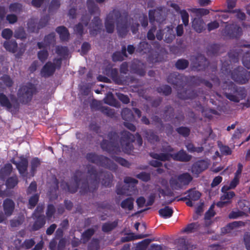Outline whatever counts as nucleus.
Returning a JSON list of instances; mask_svg holds the SVG:
<instances>
[{"instance_id": "2f4dec72", "label": "nucleus", "mask_w": 250, "mask_h": 250, "mask_svg": "<svg viewBox=\"0 0 250 250\" xmlns=\"http://www.w3.org/2000/svg\"><path fill=\"white\" fill-rule=\"evenodd\" d=\"M118 224V220L104 223L102 226V230L105 233L110 232L117 227Z\"/></svg>"}, {"instance_id": "e2e57ef3", "label": "nucleus", "mask_w": 250, "mask_h": 250, "mask_svg": "<svg viewBox=\"0 0 250 250\" xmlns=\"http://www.w3.org/2000/svg\"><path fill=\"white\" fill-rule=\"evenodd\" d=\"M49 54L46 49H43L42 50H40L38 52V58L39 60L42 62H44L48 58Z\"/></svg>"}, {"instance_id": "49530a36", "label": "nucleus", "mask_w": 250, "mask_h": 250, "mask_svg": "<svg viewBox=\"0 0 250 250\" xmlns=\"http://www.w3.org/2000/svg\"><path fill=\"white\" fill-rule=\"evenodd\" d=\"M169 185L173 190H180L183 188V186L179 181L178 177L177 179L171 178L169 180Z\"/></svg>"}, {"instance_id": "a878e982", "label": "nucleus", "mask_w": 250, "mask_h": 250, "mask_svg": "<svg viewBox=\"0 0 250 250\" xmlns=\"http://www.w3.org/2000/svg\"><path fill=\"white\" fill-rule=\"evenodd\" d=\"M13 170V167L10 163L6 164L0 169V180L4 181L10 175Z\"/></svg>"}, {"instance_id": "423d86ee", "label": "nucleus", "mask_w": 250, "mask_h": 250, "mask_svg": "<svg viewBox=\"0 0 250 250\" xmlns=\"http://www.w3.org/2000/svg\"><path fill=\"white\" fill-rule=\"evenodd\" d=\"M62 58H55L53 60L54 62L50 61L47 62L42 67L41 70V74L42 77L48 78L52 76L55 73L56 69H60L62 63Z\"/></svg>"}, {"instance_id": "8fccbe9b", "label": "nucleus", "mask_w": 250, "mask_h": 250, "mask_svg": "<svg viewBox=\"0 0 250 250\" xmlns=\"http://www.w3.org/2000/svg\"><path fill=\"white\" fill-rule=\"evenodd\" d=\"M99 155H98L95 152L87 153L85 156L86 160L91 163L96 164L97 165Z\"/></svg>"}, {"instance_id": "4be33fe9", "label": "nucleus", "mask_w": 250, "mask_h": 250, "mask_svg": "<svg viewBox=\"0 0 250 250\" xmlns=\"http://www.w3.org/2000/svg\"><path fill=\"white\" fill-rule=\"evenodd\" d=\"M197 62L192 66L193 70L197 71L204 70L208 67V62L204 56L199 57L196 59Z\"/></svg>"}, {"instance_id": "bf43d9fd", "label": "nucleus", "mask_w": 250, "mask_h": 250, "mask_svg": "<svg viewBox=\"0 0 250 250\" xmlns=\"http://www.w3.org/2000/svg\"><path fill=\"white\" fill-rule=\"evenodd\" d=\"M0 80L8 88L11 87L13 85L14 82L9 75H4L2 76Z\"/></svg>"}, {"instance_id": "9b49d317", "label": "nucleus", "mask_w": 250, "mask_h": 250, "mask_svg": "<svg viewBox=\"0 0 250 250\" xmlns=\"http://www.w3.org/2000/svg\"><path fill=\"white\" fill-rule=\"evenodd\" d=\"M128 15L125 14L123 16L121 15V17L118 19L116 23V28L119 36L124 38L128 32Z\"/></svg>"}, {"instance_id": "79ce46f5", "label": "nucleus", "mask_w": 250, "mask_h": 250, "mask_svg": "<svg viewBox=\"0 0 250 250\" xmlns=\"http://www.w3.org/2000/svg\"><path fill=\"white\" fill-rule=\"evenodd\" d=\"M189 65V62L188 60L184 59H178L175 62V67L178 70H184L186 69Z\"/></svg>"}, {"instance_id": "7c9ffc66", "label": "nucleus", "mask_w": 250, "mask_h": 250, "mask_svg": "<svg viewBox=\"0 0 250 250\" xmlns=\"http://www.w3.org/2000/svg\"><path fill=\"white\" fill-rule=\"evenodd\" d=\"M151 46L146 41L141 42L138 45L137 52L145 54L150 53L151 51Z\"/></svg>"}, {"instance_id": "a211bd4d", "label": "nucleus", "mask_w": 250, "mask_h": 250, "mask_svg": "<svg viewBox=\"0 0 250 250\" xmlns=\"http://www.w3.org/2000/svg\"><path fill=\"white\" fill-rule=\"evenodd\" d=\"M97 165L109 169L116 168V166L112 161L103 155H99Z\"/></svg>"}, {"instance_id": "0e129e2a", "label": "nucleus", "mask_w": 250, "mask_h": 250, "mask_svg": "<svg viewBox=\"0 0 250 250\" xmlns=\"http://www.w3.org/2000/svg\"><path fill=\"white\" fill-rule=\"evenodd\" d=\"M91 49L90 44L86 42L83 43L81 48L80 54L82 56H84L87 54L88 51Z\"/></svg>"}, {"instance_id": "864d4df0", "label": "nucleus", "mask_w": 250, "mask_h": 250, "mask_svg": "<svg viewBox=\"0 0 250 250\" xmlns=\"http://www.w3.org/2000/svg\"><path fill=\"white\" fill-rule=\"evenodd\" d=\"M9 9L11 12L20 13L22 11V5L19 2L12 3L9 6Z\"/></svg>"}, {"instance_id": "4c0bfd02", "label": "nucleus", "mask_w": 250, "mask_h": 250, "mask_svg": "<svg viewBox=\"0 0 250 250\" xmlns=\"http://www.w3.org/2000/svg\"><path fill=\"white\" fill-rule=\"evenodd\" d=\"M18 178L16 175H15L7 178L5 182V185L8 189H13L18 185Z\"/></svg>"}, {"instance_id": "2eb2a0df", "label": "nucleus", "mask_w": 250, "mask_h": 250, "mask_svg": "<svg viewBox=\"0 0 250 250\" xmlns=\"http://www.w3.org/2000/svg\"><path fill=\"white\" fill-rule=\"evenodd\" d=\"M163 10L161 7H157L155 9L149 10L148 11V18L150 23L153 24L155 21L161 22L165 20L163 15Z\"/></svg>"}, {"instance_id": "bb28decb", "label": "nucleus", "mask_w": 250, "mask_h": 250, "mask_svg": "<svg viewBox=\"0 0 250 250\" xmlns=\"http://www.w3.org/2000/svg\"><path fill=\"white\" fill-rule=\"evenodd\" d=\"M56 31L59 34L60 38L62 41H66L69 40L70 34L68 30L64 26H58L56 29Z\"/></svg>"}, {"instance_id": "cd10ccee", "label": "nucleus", "mask_w": 250, "mask_h": 250, "mask_svg": "<svg viewBox=\"0 0 250 250\" xmlns=\"http://www.w3.org/2000/svg\"><path fill=\"white\" fill-rule=\"evenodd\" d=\"M4 48L8 52L15 53L18 50V43L15 40L5 41L3 43Z\"/></svg>"}, {"instance_id": "1a4fd4ad", "label": "nucleus", "mask_w": 250, "mask_h": 250, "mask_svg": "<svg viewBox=\"0 0 250 250\" xmlns=\"http://www.w3.org/2000/svg\"><path fill=\"white\" fill-rule=\"evenodd\" d=\"M222 34L229 39H238L242 34V29L236 24H229L225 26Z\"/></svg>"}, {"instance_id": "a18cd8bd", "label": "nucleus", "mask_w": 250, "mask_h": 250, "mask_svg": "<svg viewBox=\"0 0 250 250\" xmlns=\"http://www.w3.org/2000/svg\"><path fill=\"white\" fill-rule=\"evenodd\" d=\"M99 110L107 117L113 118L115 116V112L114 109H112L107 106H102Z\"/></svg>"}, {"instance_id": "f257e3e1", "label": "nucleus", "mask_w": 250, "mask_h": 250, "mask_svg": "<svg viewBox=\"0 0 250 250\" xmlns=\"http://www.w3.org/2000/svg\"><path fill=\"white\" fill-rule=\"evenodd\" d=\"M87 173L89 175L88 180H83L84 173L80 170H76L72 177L74 183L69 184L64 182L61 184V187L63 189L66 188L69 192L74 193L77 191L80 182L82 181L80 190L81 194H85L88 192H95L98 188L100 180L103 186L105 187H111L113 178L111 172L107 171L98 172L94 166H89Z\"/></svg>"}, {"instance_id": "b1692460", "label": "nucleus", "mask_w": 250, "mask_h": 250, "mask_svg": "<svg viewBox=\"0 0 250 250\" xmlns=\"http://www.w3.org/2000/svg\"><path fill=\"white\" fill-rule=\"evenodd\" d=\"M192 27L196 32L200 33L205 30V23L201 17L195 18L192 21Z\"/></svg>"}, {"instance_id": "09e8293b", "label": "nucleus", "mask_w": 250, "mask_h": 250, "mask_svg": "<svg viewBox=\"0 0 250 250\" xmlns=\"http://www.w3.org/2000/svg\"><path fill=\"white\" fill-rule=\"evenodd\" d=\"M39 199V194L38 193L32 195L29 199L28 208L33 209L37 205Z\"/></svg>"}, {"instance_id": "69168bd1", "label": "nucleus", "mask_w": 250, "mask_h": 250, "mask_svg": "<svg viewBox=\"0 0 250 250\" xmlns=\"http://www.w3.org/2000/svg\"><path fill=\"white\" fill-rule=\"evenodd\" d=\"M56 212V208L53 204H49L46 211V217L48 219H51Z\"/></svg>"}, {"instance_id": "0eeeda50", "label": "nucleus", "mask_w": 250, "mask_h": 250, "mask_svg": "<svg viewBox=\"0 0 250 250\" xmlns=\"http://www.w3.org/2000/svg\"><path fill=\"white\" fill-rule=\"evenodd\" d=\"M231 78L236 83L243 84L249 80L248 72L242 66H238L231 71Z\"/></svg>"}, {"instance_id": "f8f14e48", "label": "nucleus", "mask_w": 250, "mask_h": 250, "mask_svg": "<svg viewBox=\"0 0 250 250\" xmlns=\"http://www.w3.org/2000/svg\"><path fill=\"white\" fill-rule=\"evenodd\" d=\"M209 165L208 159H200L195 162L191 167V172L193 175L198 176L204 171L206 170Z\"/></svg>"}, {"instance_id": "a19ab883", "label": "nucleus", "mask_w": 250, "mask_h": 250, "mask_svg": "<svg viewBox=\"0 0 250 250\" xmlns=\"http://www.w3.org/2000/svg\"><path fill=\"white\" fill-rule=\"evenodd\" d=\"M41 161L38 157H34L32 159L30 162L31 169L30 172L32 176H34L37 171V168L41 165Z\"/></svg>"}, {"instance_id": "052dcab7", "label": "nucleus", "mask_w": 250, "mask_h": 250, "mask_svg": "<svg viewBox=\"0 0 250 250\" xmlns=\"http://www.w3.org/2000/svg\"><path fill=\"white\" fill-rule=\"evenodd\" d=\"M60 0H52L49 6V12H52L56 11L60 8Z\"/></svg>"}, {"instance_id": "7ed1b4c3", "label": "nucleus", "mask_w": 250, "mask_h": 250, "mask_svg": "<svg viewBox=\"0 0 250 250\" xmlns=\"http://www.w3.org/2000/svg\"><path fill=\"white\" fill-rule=\"evenodd\" d=\"M149 156L154 159H157L162 162L169 161L171 159L176 161L188 162L191 160V155L188 154L186 151L182 149L175 153H157L151 152Z\"/></svg>"}, {"instance_id": "393cba45", "label": "nucleus", "mask_w": 250, "mask_h": 250, "mask_svg": "<svg viewBox=\"0 0 250 250\" xmlns=\"http://www.w3.org/2000/svg\"><path fill=\"white\" fill-rule=\"evenodd\" d=\"M174 109L170 105H166L163 111V118L165 121H169L174 116Z\"/></svg>"}, {"instance_id": "338daca9", "label": "nucleus", "mask_w": 250, "mask_h": 250, "mask_svg": "<svg viewBox=\"0 0 250 250\" xmlns=\"http://www.w3.org/2000/svg\"><path fill=\"white\" fill-rule=\"evenodd\" d=\"M230 61L233 62H238L239 53L235 50H230L228 53Z\"/></svg>"}, {"instance_id": "f704fd0d", "label": "nucleus", "mask_w": 250, "mask_h": 250, "mask_svg": "<svg viewBox=\"0 0 250 250\" xmlns=\"http://www.w3.org/2000/svg\"><path fill=\"white\" fill-rule=\"evenodd\" d=\"M159 215L164 218H170L172 216L173 210L169 206H166L159 210Z\"/></svg>"}, {"instance_id": "ea45409f", "label": "nucleus", "mask_w": 250, "mask_h": 250, "mask_svg": "<svg viewBox=\"0 0 250 250\" xmlns=\"http://www.w3.org/2000/svg\"><path fill=\"white\" fill-rule=\"evenodd\" d=\"M95 230L92 228L86 229L82 234V239L83 243L87 242L94 235Z\"/></svg>"}, {"instance_id": "c85d7f7f", "label": "nucleus", "mask_w": 250, "mask_h": 250, "mask_svg": "<svg viewBox=\"0 0 250 250\" xmlns=\"http://www.w3.org/2000/svg\"><path fill=\"white\" fill-rule=\"evenodd\" d=\"M164 31H165V42L168 43H171L175 37L172 27L170 26H167L164 29Z\"/></svg>"}, {"instance_id": "ddd939ff", "label": "nucleus", "mask_w": 250, "mask_h": 250, "mask_svg": "<svg viewBox=\"0 0 250 250\" xmlns=\"http://www.w3.org/2000/svg\"><path fill=\"white\" fill-rule=\"evenodd\" d=\"M20 161L17 162L14 158H12L10 161L15 165L18 169L19 173L22 175H24L27 171L28 166V161L27 158L24 155L19 157Z\"/></svg>"}, {"instance_id": "72a5a7b5", "label": "nucleus", "mask_w": 250, "mask_h": 250, "mask_svg": "<svg viewBox=\"0 0 250 250\" xmlns=\"http://www.w3.org/2000/svg\"><path fill=\"white\" fill-rule=\"evenodd\" d=\"M148 236V234H138L134 235L133 233H130L129 234L128 236L122 237L121 239V242L122 243L129 242L135 239L144 238L147 237Z\"/></svg>"}, {"instance_id": "dca6fc26", "label": "nucleus", "mask_w": 250, "mask_h": 250, "mask_svg": "<svg viewBox=\"0 0 250 250\" xmlns=\"http://www.w3.org/2000/svg\"><path fill=\"white\" fill-rule=\"evenodd\" d=\"M183 87L177 88V97L181 100L194 99L198 94L194 90L183 89Z\"/></svg>"}, {"instance_id": "6e6552de", "label": "nucleus", "mask_w": 250, "mask_h": 250, "mask_svg": "<svg viewBox=\"0 0 250 250\" xmlns=\"http://www.w3.org/2000/svg\"><path fill=\"white\" fill-rule=\"evenodd\" d=\"M121 17V12L116 9H113L107 15L104 22L106 31L109 34L113 33L115 29V20L117 22L118 19Z\"/></svg>"}, {"instance_id": "6e6d98bb", "label": "nucleus", "mask_w": 250, "mask_h": 250, "mask_svg": "<svg viewBox=\"0 0 250 250\" xmlns=\"http://www.w3.org/2000/svg\"><path fill=\"white\" fill-rule=\"evenodd\" d=\"M86 4L88 10L91 14H94L99 9L93 0H87Z\"/></svg>"}, {"instance_id": "5fc2aeb1", "label": "nucleus", "mask_w": 250, "mask_h": 250, "mask_svg": "<svg viewBox=\"0 0 250 250\" xmlns=\"http://www.w3.org/2000/svg\"><path fill=\"white\" fill-rule=\"evenodd\" d=\"M43 41L45 46H50L52 43H54L55 42V33L52 32L44 37Z\"/></svg>"}, {"instance_id": "4468645a", "label": "nucleus", "mask_w": 250, "mask_h": 250, "mask_svg": "<svg viewBox=\"0 0 250 250\" xmlns=\"http://www.w3.org/2000/svg\"><path fill=\"white\" fill-rule=\"evenodd\" d=\"M183 76L179 73L174 72L170 73L167 77V81L168 83L174 85L175 89L183 87Z\"/></svg>"}, {"instance_id": "603ef678", "label": "nucleus", "mask_w": 250, "mask_h": 250, "mask_svg": "<svg viewBox=\"0 0 250 250\" xmlns=\"http://www.w3.org/2000/svg\"><path fill=\"white\" fill-rule=\"evenodd\" d=\"M199 227V224L198 223H191L188 224L187 227L184 229L183 232L187 233H191L197 230Z\"/></svg>"}, {"instance_id": "20e7f679", "label": "nucleus", "mask_w": 250, "mask_h": 250, "mask_svg": "<svg viewBox=\"0 0 250 250\" xmlns=\"http://www.w3.org/2000/svg\"><path fill=\"white\" fill-rule=\"evenodd\" d=\"M120 135V143L123 151L126 153L129 154L133 150L132 143L135 141V139L139 146L143 144V139L138 133H137L135 136L129 131L124 130L121 132Z\"/></svg>"}, {"instance_id": "f3484780", "label": "nucleus", "mask_w": 250, "mask_h": 250, "mask_svg": "<svg viewBox=\"0 0 250 250\" xmlns=\"http://www.w3.org/2000/svg\"><path fill=\"white\" fill-rule=\"evenodd\" d=\"M130 72L141 77L146 75V71L144 64L139 61H133L130 66Z\"/></svg>"}, {"instance_id": "de8ad7c7", "label": "nucleus", "mask_w": 250, "mask_h": 250, "mask_svg": "<svg viewBox=\"0 0 250 250\" xmlns=\"http://www.w3.org/2000/svg\"><path fill=\"white\" fill-rule=\"evenodd\" d=\"M146 137L147 140L151 143H154L159 141V138L152 131L149 130L146 132Z\"/></svg>"}, {"instance_id": "39448f33", "label": "nucleus", "mask_w": 250, "mask_h": 250, "mask_svg": "<svg viewBox=\"0 0 250 250\" xmlns=\"http://www.w3.org/2000/svg\"><path fill=\"white\" fill-rule=\"evenodd\" d=\"M38 91L36 86L31 82H28L20 87L17 92V100L22 104L30 103L34 95Z\"/></svg>"}, {"instance_id": "aec40b11", "label": "nucleus", "mask_w": 250, "mask_h": 250, "mask_svg": "<svg viewBox=\"0 0 250 250\" xmlns=\"http://www.w3.org/2000/svg\"><path fill=\"white\" fill-rule=\"evenodd\" d=\"M35 221L32 226V229L37 231L42 228L46 223V218L44 215H37L32 216Z\"/></svg>"}, {"instance_id": "58836bf2", "label": "nucleus", "mask_w": 250, "mask_h": 250, "mask_svg": "<svg viewBox=\"0 0 250 250\" xmlns=\"http://www.w3.org/2000/svg\"><path fill=\"white\" fill-rule=\"evenodd\" d=\"M220 48L219 44L214 43L208 45L207 47V53L208 56H215L217 55Z\"/></svg>"}, {"instance_id": "5701e85b", "label": "nucleus", "mask_w": 250, "mask_h": 250, "mask_svg": "<svg viewBox=\"0 0 250 250\" xmlns=\"http://www.w3.org/2000/svg\"><path fill=\"white\" fill-rule=\"evenodd\" d=\"M102 26V21L100 18L98 16L94 17L92 20L91 26L92 29L90 30V34L97 35L98 33L100 32Z\"/></svg>"}, {"instance_id": "774afa93", "label": "nucleus", "mask_w": 250, "mask_h": 250, "mask_svg": "<svg viewBox=\"0 0 250 250\" xmlns=\"http://www.w3.org/2000/svg\"><path fill=\"white\" fill-rule=\"evenodd\" d=\"M181 19L185 26H187L189 22V15L186 10H182L180 11Z\"/></svg>"}, {"instance_id": "37998d69", "label": "nucleus", "mask_w": 250, "mask_h": 250, "mask_svg": "<svg viewBox=\"0 0 250 250\" xmlns=\"http://www.w3.org/2000/svg\"><path fill=\"white\" fill-rule=\"evenodd\" d=\"M68 49L67 46L58 45L56 47V53L62 58H65L68 55Z\"/></svg>"}, {"instance_id": "473e14b6", "label": "nucleus", "mask_w": 250, "mask_h": 250, "mask_svg": "<svg viewBox=\"0 0 250 250\" xmlns=\"http://www.w3.org/2000/svg\"><path fill=\"white\" fill-rule=\"evenodd\" d=\"M134 199L132 197H128L123 200L120 204L121 208L129 211L132 210L134 208Z\"/></svg>"}, {"instance_id": "3c124183", "label": "nucleus", "mask_w": 250, "mask_h": 250, "mask_svg": "<svg viewBox=\"0 0 250 250\" xmlns=\"http://www.w3.org/2000/svg\"><path fill=\"white\" fill-rule=\"evenodd\" d=\"M187 192H188V198L194 201L198 200L201 197V194L197 190L189 189Z\"/></svg>"}, {"instance_id": "4d7b16f0", "label": "nucleus", "mask_w": 250, "mask_h": 250, "mask_svg": "<svg viewBox=\"0 0 250 250\" xmlns=\"http://www.w3.org/2000/svg\"><path fill=\"white\" fill-rule=\"evenodd\" d=\"M177 133L184 137H188L190 132V129L186 126H180L176 129Z\"/></svg>"}, {"instance_id": "e433bc0d", "label": "nucleus", "mask_w": 250, "mask_h": 250, "mask_svg": "<svg viewBox=\"0 0 250 250\" xmlns=\"http://www.w3.org/2000/svg\"><path fill=\"white\" fill-rule=\"evenodd\" d=\"M123 119L125 121H131L134 119V115L132 111L128 108H124L121 112Z\"/></svg>"}, {"instance_id": "680f3d73", "label": "nucleus", "mask_w": 250, "mask_h": 250, "mask_svg": "<svg viewBox=\"0 0 250 250\" xmlns=\"http://www.w3.org/2000/svg\"><path fill=\"white\" fill-rule=\"evenodd\" d=\"M95 205L97 207L98 209L109 210L111 208V204L106 201L96 202Z\"/></svg>"}, {"instance_id": "c756f323", "label": "nucleus", "mask_w": 250, "mask_h": 250, "mask_svg": "<svg viewBox=\"0 0 250 250\" xmlns=\"http://www.w3.org/2000/svg\"><path fill=\"white\" fill-rule=\"evenodd\" d=\"M177 177L183 187L188 185L193 180V177L188 172H184L179 175Z\"/></svg>"}, {"instance_id": "6ab92c4d", "label": "nucleus", "mask_w": 250, "mask_h": 250, "mask_svg": "<svg viewBox=\"0 0 250 250\" xmlns=\"http://www.w3.org/2000/svg\"><path fill=\"white\" fill-rule=\"evenodd\" d=\"M48 17L47 16H44L42 17L38 23L37 27L34 23H28V26L29 30L32 32H38L39 30L44 27H45L48 22Z\"/></svg>"}, {"instance_id": "f03ea898", "label": "nucleus", "mask_w": 250, "mask_h": 250, "mask_svg": "<svg viewBox=\"0 0 250 250\" xmlns=\"http://www.w3.org/2000/svg\"><path fill=\"white\" fill-rule=\"evenodd\" d=\"M107 137L109 139V141L104 139L101 143L102 149L111 154L112 158L117 163L125 167H129L131 164L128 161L123 158L115 155V154H119L121 152L118 143L119 138L118 134L116 132L110 131L108 132Z\"/></svg>"}, {"instance_id": "13d9d810", "label": "nucleus", "mask_w": 250, "mask_h": 250, "mask_svg": "<svg viewBox=\"0 0 250 250\" xmlns=\"http://www.w3.org/2000/svg\"><path fill=\"white\" fill-rule=\"evenodd\" d=\"M235 196V193L234 191L226 192L223 193L220 197L221 200H225L226 201H229V204L231 203V199Z\"/></svg>"}, {"instance_id": "9d476101", "label": "nucleus", "mask_w": 250, "mask_h": 250, "mask_svg": "<svg viewBox=\"0 0 250 250\" xmlns=\"http://www.w3.org/2000/svg\"><path fill=\"white\" fill-rule=\"evenodd\" d=\"M10 98L12 102L15 103L14 104H12L8 97L3 93H0V106L6 108L8 111L13 108L16 111H18L20 108V104L18 102L17 98L14 95H10Z\"/></svg>"}, {"instance_id": "c03bdc74", "label": "nucleus", "mask_w": 250, "mask_h": 250, "mask_svg": "<svg viewBox=\"0 0 250 250\" xmlns=\"http://www.w3.org/2000/svg\"><path fill=\"white\" fill-rule=\"evenodd\" d=\"M105 104L115 107L118 106V102L112 93L108 94L104 99Z\"/></svg>"}, {"instance_id": "412c9836", "label": "nucleus", "mask_w": 250, "mask_h": 250, "mask_svg": "<svg viewBox=\"0 0 250 250\" xmlns=\"http://www.w3.org/2000/svg\"><path fill=\"white\" fill-rule=\"evenodd\" d=\"M2 206L4 214L7 217L11 216L15 209V204L14 202L11 199L6 198L4 200Z\"/></svg>"}, {"instance_id": "c9c22d12", "label": "nucleus", "mask_w": 250, "mask_h": 250, "mask_svg": "<svg viewBox=\"0 0 250 250\" xmlns=\"http://www.w3.org/2000/svg\"><path fill=\"white\" fill-rule=\"evenodd\" d=\"M156 91L165 96H169L172 93L171 87L167 84H163L156 88Z\"/></svg>"}]
</instances>
